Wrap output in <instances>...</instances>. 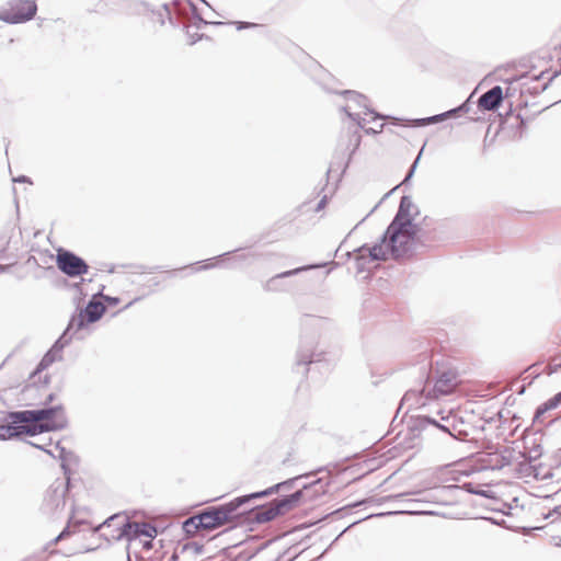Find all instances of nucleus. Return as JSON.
<instances>
[{"label":"nucleus","instance_id":"f257e3e1","mask_svg":"<svg viewBox=\"0 0 561 561\" xmlns=\"http://www.w3.org/2000/svg\"><path fill=\"white\" fill-rule=\"evenodd\" d=\"M420 215L419 206L409 195H403L393 219L387 227L379 241L374 245L363 244L355 249L357 273L368 270V264L376 261H387L410 257L414 253V244L420 226L414 222Z\"/></svg>","mask_w":561,"mask_h":561},{"label":"nucleus","instance_id":"f03ea898","mask_svg":"<svg viewBox=\"0 0 561 561\" xmlns=\"http://www.w3.org/2000/svg\"><path fill=\"white\" fill-rule=\"evenodd\" d=\"M4 422V424H0V440L60 431L68 425V419L61 404L9 412Z\"/></svg>","mask_w":561,"mask_h":561},{"label":"nucleus","instance_id":"7ed1b4c3","mask_svg":"<svg viewBox=\"0 0 561 561\" xmlns=\"http://www.w3.org/2000/svg\"><path fill=\"white\" fill-rule=\"evenodd\" d=\"M116 522L119 524H115V529L111 534L101 533V537L107 542L118 541L123 538L131 541L142 536L153 539L158 534L153 525L144 522H133L125 514L121 513L110 516L98 526V529L110 527Z\"/></svg>","mask_w":561,"mask_h":561},{"label":"nucleus","instance_id":"20e7f679","mask_svg":"<svg viewBox=\"0 0 561 561\" xmlns=\"http://www.w3.org/2000/svg\"><path fill=\"white\" fill-rule=\"evenodd\" d=\"M340 94L343 95L346 101L345 105L341 106V110L354 121L358 127L364 128L366 123L387 118V116L370 108L368 99L365 95L354 90H344L340 92Z\"/></svg>","mask_w":561,"mask_h":561},{"label":"nucleus","instance_id":"39448f33","mask_svg":"<svg viewBox=\"0 0 561 561\" xmlns=\"http://www.w3.org/2000/svg\"><path fill=\"white\" fill-rule=\"evenodd\" d=\"M298 494L285 495L273 500L266 505L256 506L249 511V519L256 524H264L277 516L284 515L295 508V501Z\"/></svg>","mask_w":561,"mask_h":561},{"label":"nucleus","instance_id":"423d86ee","mask_svg":"<svg viewBox=\"0 0 561 561\" xmlns=\"http://www.w3.org/2000/svg\"><path fill=\"white\" fill-rule=\"evenodd\" d=\"M198 526H202L204 530H214L236 520L239 514L230 501L221 505L206 507L198 513Z\"/></svg>","mask_w":561,"mask_h":561},{"label":"nucleus","instance_id":"0eeeda50","mask_svg":"<svg viewBox=\"0 0 561 561\" xmlns=\"http://www.w3.org/2000/svg\"><path fill=\"white\" fill-rule=\"evenodd\" d=\"M37 12L35 0H10L0 7V20L19 24L32 20Z\"/></svg>","mask_w":561,"mask_h":561},{"label":"nucleus","instance_id":"6e6552de","mask_svg":"<svg viewBox=\"0 0 561 561\" xmlns=\"http://www.w3.org/2000/svg\"><path fill=\"white\" fill-rule=\"evenodd\" d=\"M69 478L67 481L56 480L46 491L42 510L50 517H59L66 507Z\"/></svg>","mask_w":561,"mask_h":561},{"label":"nucleus","instance_id":"1a4fd4ad","mask_svg":"<svg viewBox=\"0 0 561 561\" xmlns=\"http://www.w3.org/2000/svg\"><path fill=\"white\" fill-rule=\"evenodd\" d=\"M105 306L100 301L90 300L88 305L79 311L78 314L72 316L67 329L71 333H78L89 323H94L102 318L105 312Z\"/></svg>","mask_w":561,"mask_h":561},{"label":"nucleus","instance_id":"9d476101","mask_svg":"<svg viewBox=\"0 0 561 561\" xmlns=\"http://www.w3.org/2000/svg\"><path fill=\"white\" fill-rule=\"evenodd\" d=\"M56 264L60 272L68 277H78L88 273V263L76 253L59 249L56 255Z\"/></svg>","mask_w":561,"mask_h":561},{"label":"nucleus","instance_id":"9b49d317","mask_svg":"<svg viewBox=\"0 0 561 561\" xmlns=\"http://www.w3.org/2000/svg\"><path fill=\"white\" fill-rule=\"evenodd\" d=\"M458 386L457 374L454 370H440L437 371V377L432 389L426 383L422 393L426 394V398H438L440 396H447L455 391Z\"/></svg>","mask_w":561,"mask_h":561},{"label":"nucleus","instance_id":"f8f14e48","mask_svg":"<svg viewBox=\"0 0 561 561\" xmlns=\"http://www.w3.org/2000/svg\"><path fill=\"white\" fill-rule=\"evenodd\" d=\"M73 337H75V333H71L66 328V330L58 337V340L53 344V346L43 356L39 364L37 365L35 374L41 373L42 370L46 369L55 362L61 360L64 348L70 344V342L72 341Z\"/></svg>","mask_w":561,"mask_h":561},{"label":"nucleus","instance_id":"ddd939ff","mask_svg":"<svg viewBox=\"0 0 561 561\" xmlns=\"http://www.w3.org/2000/svg\"><path fill=\"white\" fill-rule=\"evenodd\" d=\"M316 344L317 341L314 334L301 335L296 362L298 366H308L310 364L319 363L322 360L323 352H316Z\"/></svg>","mask_w":561,"mask_h":561},{"label":"nucleus","instance_id":"4468645a","mask_svg":"<svg viewBox=\"0 0 561 561\" xmlns=\"http://www.w3.org/2000/svg\"><path fill=\"white\" fill-rule=\"evenodd\" d=\"M520 458H523V449L518 444L503 446L500 451L493 453V469L507 467L512 472L516 461Z\"/></svg>","mask_w":561,"mask_h":561},{"label":"nucleus","instance_id":"2eb2a0df","mask_svg":"<svg viewBox=\"0 0 561 561\" xmlns=\"http://www.w3.org/2000/svg\"><path fill=\"white\" fill-rule=\"evenodd\" d=\"M329 482L324 481L322 478L316 479L310 483H306L301 489L295 491L293 494H298L297 500L295 501V507H297L300 503L313 502L320 496L324 495L328 492Z\"/></svg>","mask_w":561,"mask_h":561},{"label":"nucleus","instance_id":"dca6fc26","mask_svg":"<svg viewBox=\"0 0 561 561\" xmlns=\"http://www.w3.org/2000/svg\"><path fill=\"white\" fill-rule=\"evenodd\" d=\"M328 263H314V264H308L304 266H299L289 271H285L282 273H278L271 277L263 286L264 290L266 291H285L287 290V287L285 284L282 283L283 278L291 277L295 275L300 274L305 271L321 268L327 266Z\"/></svg>","mask_w":561,"mask_h":561},{"label":"nucleus","instance_id":"f3484780","mask_svg":"<svg viewBox=\"0 0 561 561\" xmlns=\"http://www.w3.org/2000/svg\"><path fill=\"white\" fill-rule=\"evenodd\" d=\"M473 93H471L469 95V98L459 106L455 107V108H451L449 111H446L442 114H436V115H433V116H430V117H424V118H415V119H412L410 121V125L413 126V127H422V126H427V125H431V124H435V123H439V122H443L447 118H450V117H456L460 112H463V113H468L470 112V103L473 99Z\"/></svg>","mask_w":561,"mask_h":561},{"label":"nucleus","instance_id":"a211bd4d","mask_svg":"<svg viewBox=\"0 0 561 561\" xmlns=\"http://www.w3.org/2000/svg\"><path fill=\"white\" fill-rule=\"evenodd\" d=\"M512 473L516 478L520 479H538L540 477V472L537 465V459L527 457L523 451V458L516 461V465L513 468Z\"/></svg>","mask_w":561,"mask_h":561},{"label":"nucleus","instance_id":"6ab92c4d","mask_svg":"<svg viewBox=\"0 0 561 561\" xmlns=\"http://www.w3.org/2000/svg\"><path fill=\"white\" fill-rule=\"evenodd\" d=\"M428 426H433V427L439 428L440 431H443L445 433L451 434L448 426H446L445 424L438 423L435 419L427 416V415L416 416L415 419H413L412 424H411L412 430H417L420 432L426 430Z\"/></svg>","mask_w":561,"mask_h":561},{"label":"nucleus","instance_id":"aec40b11","mask_svg":"<svg viewBox=\"0 0 561 561\" xmlns=\"http://www.w3.org/2000/svg\"><path fill=\"white\" fill-rule=\"evenodd\" d=\"M276 492H277V486H271V488H267L266 490H263V491L253 492V493H250V494H247V495H242V496L236 497V499L232 500V503H233L236 510L238 511L239 507H241L245 503H249L251 500L262 499V497L272 495V494H274Z\"/></svg>","mask_w":561,"mask_h":561},{"label":"nucleus","instance_id":"412c9836","mask_svg":"<svg viewBox=\"0 0 561 561\" xmlns=\"http://www.w3.org/2000/svg\"><path fill=\"white\" fill-rule=\"evenodd\" d=\"M559 405H561V391L537 408L534 421L542 423L543 415L548 411L557 409Z\"/></svg>","mask_w":561,"mask_h":561},{"label":"nucleus","instance_id":"4be33fe9","mask_svg":"<svg viewBox=\"0 0 561 561\" xmlns=\"http://www.w3.org/2000/svg\"><path fill=\"white\" fill-rule=\"evenodd\" d=\"M465 489L472 494L482 495L486 499H491V484H478L474 482H467L463 484Z\"/></svg>","mask_w":561,"mask_h":561},{"label":"nucleus","instance_id":"5701e85b","mask_svg":"<svg viewBox=\"0 0 561 561\" xmlns=\"http://www.w3.org/2000/svg\"><path fill=\"white\" fill-rule=\"evenodd\" d=\"M198 514L188 517L183 522V530L188 536H194L198 530H204L202 526H198Z\"/></svg>","mask_w":561,"mask_h":561},{"label":"nucleus","instance_id":"b1692460","mask_svg":"<svg viewBox=\"0 0 561 561\" xmlns=\"http://www.w3.org/2000/svg\"><path fill=\"white\" fill-rule=\"evenodd\" d=\"M491 112V89L486 90L481 94L477 101V112L474 114Z\"/></svg>","mask_w":561,"mask_h":561},{"label":"nucleus","instance_id":"393cba45","mask_svg":"<svg viewBox=\"0 0 561 561\" xmlns=\"http://www.w3.org/2000/svg\"><path fill=\"white\" fill-rule=\"evenodd\" d=\"M153 19L159 22L161 25L165 23V18L169 19L171 24H174L172 16H171V10L168 4H163L162 10L152 11Z\"/></svg>","mask_w":561,"mask_h":561},{"label":"nucleus","instance_id":"a878e982","mask_svg":"<svg viewBox=\"0 0 561 561\" xmlns=\"http://www.w3.org/2000/svg\"><path fill=\"white\" fill-rule=\"evenodd\" d=\"M56 448L59 450L58 457L61 459V467H62L65 473L67 474L68 468H67L66 462L70 459L75 458V455L71 451H67L62 447L59 448L58 446H56Z\"/></svg>","mask_w":561,"mask_h":561},{"label":"nucleus","instance_id":"bb28decb","mask_svg":"<svg viewBox=\"0 0 561 561\" xmlns=\"http://www.w3.org/2000/svg\"><path fill=\"white\" fill-rule=\"evenodd\" d=\"M422 152H423V148L421 149V151L419 152V154L415 158L414 162L410 167V169H409V171H408V173H407V175H405V178H404V180L402 181L401 184H405V183H408L412 179V176H413V174L415 172V169L417 167V163H419V161L421 159Z\"/></svg>","mask_w":561,"mask_h":561},{"label":"nucleus","instance_id":"cd10ccee","mask_svg":"<svg viewBox=\"0 0 561 561\" xmlns=\"http://www.w3.org/2000/svg\"><path fill=\"white\" fill-rule=\"evenodd\" d=\"M302 476L288 479L286 481L274 484L273 486H277V492L280 490H289L294 486L295 482L299 480Z\"/></svg>","mask_w":561,"mask_h":561},{"label":"nucleus","instance_id":"c85d7f7f","mask_svg":"<svg viewBox=\"0 0 561 561\" xmlns=\"http://www.w3.org/2000/svg\"><path fill=\"white\" fill-rule=\"evenodd\" d=\"M502 100V89L500 87H493V113L497 110Z\"/></svg>","mask_w":561,"mask_h":561},{"label":"nucleus","instance_id":"c756f323","mask_svg":"<svg viewBox=\"0 0 561 561\" xmlns=\"http://www.w3.org/2000/svg\"><path fill=\"white\" fill-rule=\"evenodd\" d=\"M188 4H190V7H191V9H192V12H193V16H194V19L197 21V22H196V27H197V28H199V27H201V25H206V24H208V22H207V21H205V20H204V19L198 14L196 5H195L193 2H191V1L188 2Z\"/></svg>","mask_w":561,"mask_h":561},{"label":"nucleus","instance_id":"7c9ffc66","mask_svg":"<svg viewBox=\"0 0 561 561\" xmlns=\"http://www.w3.org/2000/svg\"><path fill=\"white\" fill-rule=\"evenodd\" d=\"M186 550H193L195 554H201L203 552V546L196 542H188L182 546V552Z\"/></svg>","mask_w":561,"mask_h":561},{"label":"nucleus","instance_id":"2f4dec72","mask_svg":"<svg viewBox=\"0 0 561 561\" xmlns=\"http://www.w3.org/2000/svg\"><path fill=\"white\" fill-rule=\"evenodd\" d=\"M233 24L236 25L238 31L245 30V28H253V27L260 26L256 23L243 22V21H237V22H233Z\"/></svg>","mask_w":561,"mask_h":561},{"label":"nucleus","instance_id":"473e14b6","mask_svg":"<svg viewBox=\"0 0 561 561\" xmlns=\"http://www.w3.org/2000/svg\"><path fill=\"white\" fill-rule=\"evenodd\" d=\"M186 33L190 37L191 45L195 44L197 41L202 39V37H203V34H198V33L191 34L188 30L186 31Z\"/></svg>","mask_w":561,"mask_h":561},{"label":"nucleus","instance_id":"72a5a7b5","mask_svg":"<svg viewBox=\"0 0 561 561\" xmlns=\"http://www.w3.org/2000/svg\"><path fill=\"white\" fill-rule=\"evenodd\" d=\"M382 128H383V124L379 125V129H376V128H373V127L366 128L365 126H364L363 129L365 130V133L367 135H376V134L380 133L382 130Z\"/></svg>","mask_w":561,"mask_h":561},{"label":"nucleus","instance_id":"f704fd0d","mask_svg":"<svg viewBox=\"0 0 561 561\" xmlns=\"http://www.w3.org/2000/svg\"><path fill=\"white\" fill-rule=\"evenodd\" d=\"M116 525L118 524L117 522L115 523ZM115 524L114 525H111L110 527H105V528H100L98 529V526L94 528V531L95 533H105V534H111V531H113L115 529Z\"/></svg>","mask_w":561,"mask_h":561},{"label":"nucleus","instance_id":"c9c22d12","mask_svg":"<svg viewBox=\"0 0 561 561\" xmlns=\"http://www.w3.org/2000/svg\"><path fill=\"white\" fill-rule=\"evenodd\" d=\"M327 202H328V197L324 195L318 203L317 207H316V211H320L321 209H323L327 205Z\"/></svg>","mask_w":561,"mask_h":561},{"label":"nucleus","instance_id":"e433bc0d","mask_svg":"<svg viewBox=\"0 0 561 561\" xmlns=\"http://www.w3.org/2000/svg\"><path fill=\"white\" fill-rule=\"evenodd\" d=\"M62 539H59V536L55 537L53 540H50L49 542H47L44 547V551H48V549L54 546V545H57L58 542H60Z\"/></svg>","mask_w":561,"mask_h":561},{"label":"nucleus","instance_id":"4c0bfd02","mask_svg":"<svg viewBox=\"0 0 561 561\" xmlns=\"http://www.w3.org/2000/svg\"><path fill=\"white\" fill-rule=\"evenodd\" d=\"M58 536H59V539H62V540L66 539L68 536H70L69 526H66Z\"/></svg>","mask_w":561,"mask_h":561},{"label":"nucleus","instance_id":"58836bf2","mask_svg":"<svg viewBox=\"0 0 561 561\" xmlns=\"http://www.w3.org/2000/svg\"><path fill=\"white\" fill-rule=\"evenodd\" d=\"M14 182H18V183H31V180L30 178H27L26 175H20L15 179H13Z\"/></svg>","mask_w":561,"mask_h":561},{"label":"nucleus","instance_id":"ea45409f","mask_svg":"<svg viewBox=\"0 0 561 561\" xmlns=\"http://www.w3.org/2000/svg\"><path fill=\"white\" fill-rule=\"evenodd\" d=\"M353 137L355 138V144H354V149H353V151H354L359 146L362 137L357 133V130L354 131Z\"/></svg>","mask_w":561,"mask_h":561},{"label":"nucleus","instance_id":"a19ab883","mask_svg":"<svg viewBox=\"0 0 561 561\" xmlns=\"http://www.w3.org/2000/svg\"><path fill=\"white\" fill-rule=\"evenodd\" d=\"M142 548L146 550H150L153 548L152 539L148 538V540L144 541Z\"/></svg>","mask_w":561,"mask_h":561},{"label":"nucleus","instance_id":"79ce46f5","mask_svg":"<svg viewBox=\"0 0 561 561\" xmlns=\"http://www.w3.org/2000/svg\"><path fill=\"white\" fill-rule=\"evenodd\" d=\"M105 299L112 306L117 305L118 301H119V299L117 297H110V296H107Z\"/></svg>","mask_w":561,"mask_h":561},{"label":"nucleus","instance_id":"37998d69","mask_svg":"<svg viewBox=\"0 0 561 561\" xmlns=\"http://www.w3.org/2000/svg\"><path fill=\"white\" fill-rule=\"evenodd\" d=\"M490 133H491V124L486 128L485 137H484V140H483V149L484 150L486 148L488 136H489Z\"/></svg>","mask_w":561,"mask_h":561},{"label":"nucleus","instance_id":"c03bdc74","mask_svg":"<svg viewBox=\"0 0 561 561\" xmlns=\"http://www.w3.org/2000/svg\"><path fill=\"white\" fill-rule=\"evenodd\" d=\"M213 266H214V264H213V263H206V264H204V265H202V266L197 267V268H196V271L208 270V268H210V267H213Z\"/></svg>","mask_w":561,"mask_h":561},{"label":"nucleus","instance_id":"a18cd8bd","mask_svg":"<svg viewBox=\"0 0 561 561\" xmlns=\"http://www.w3.org/2000/svg\"><path fill=\"white\" fill-rule=\"evenodd\" d=\"M437 414L440 415L442 421H448V419H449V414L445 416L444 412L440 410L437 412Z\"/></svg>","mask_w":561,"mask_h":561},{"label":"nucleus","instance_id":"49530a36","mask_svg":"<svg viewBox=\"0 0 561 561\" xmlns=\"http://www.w3.org/2000/svg\"><path fill=\"white\" fill-rule=\"evenodd\" d=\"M55 398L54 393H49L45 400V404L50 403Z\"/></svg>","mask_w":561,"mask_h":561},{"label":"nucleus","instance_id":"de8ad7c7","mask_svg":"<svg viewBox=\"0 0 561 561\" xmlns=\"http://www.w3.org/2000/svg\"><path fill=\"white\" fill-rule=\"evenodd\" d=\"M179 560V553L175 551L171 554L169 561H178Z\"/></svg>","mask_w":561,"mask_h":561},{"label":"nucleus","instance_id":"09e8293b","mask_svg":"<svg viewBox=\"0 0 561 561\" xmlns=\"http://www.w3.org/2000/svg\"><path fill=\"white\" fill-rule=\"evenodd\" d=\"M140 299H141L140 297H136V298H134L130 302H128V304L125 306V309H126V308H129L133 304H135V302L139 301Z\"/></svg>","mask_w":561,"mask_h":561},{"label":"nucleus","instance_id":"8fccbe9b","mask_svg":"<svg viewBox=\"0 0 561 561\" xmlns=\"http://www.w3.org/2000/svg\"><path fill=\"white\" fill-rule=\"evenodd\" d=\"M490 77H491V73L485 75V77L483 78V80L481 81L480 84H485L489 81Z\"/></svg>","mask_w":561,"mask_h":561},{"label":"nucleus","instance_id":"3c124183","mask_svg":"<svg viewBox=\"0 0 561 561\" xmlns=\"http://www.w3.org/2000/svg\"><path fill=\"white\" fill-rule=\"evenodd\" d=\"M249 256H250V254H241V255H237L236 260H245Z\"/></svg>","mask_w":561,"mask_h":561},{"label":"nucleus","instance_id":"603ef678","mask_svg":"<svg viewBox=\"0 0 561 561\" xmlns=\"http://www.w3.org/2000/svg\"><path fill=\"white\" fill-rule=\"evenodd\" d=\"M488 520H491V518H489V517L476 518V522H488Z\"/></svg>","mask_w":561,"mask_h":561},{"label":"nucleus","instance_id":"864d4df0","mask_svg":"<svg viewBox=\"0 0 561 561\" xmlns=\"http://www.w3.org/2000/svg\"><path fill=\"white\" fill-rule=\"evenodd\" d=\"M501 510L495 506V497L493 496V512H500Z\"/></svg>","mask_w":561,"mask_h":561},{"label":"nucleus","instance_id":"5fc2aeb1","mask_svg":"<svg viewBox=\"0 0 561 561\" xmlns=\"http://www.w3.org/2000/svg\"><path fill=\"white\" fill-rule=\"evenodd\" d=\"M181 4V1L174 0L172 5L176 9Z\"/></svg>","mask_w":561,"mask_h":561},{"label":"nucleus","instance_id":"6e6d98bb","mask_svg":"<svg viewBox=\"0 0 561 561\" xmlns=\"http://www.w3.org/2000/svg\"><path fill=\"white\" fill-rule=\"evenodd\" d=\"M307 320H308L309 322H312V323H314V322H319V319H316V318H309V317H308V318H307Z\"/></svg>","mask_w":561,"mask_h":561},{"label":"nucleus","instance_id":"4d7b16f0","mask_svg":"<svg viewBox=\"0 0 561 561\" xmlns=\"http://www.w3.org/2000/svg\"><path fill=\"white\" fill-rule=\"evenodd\" d=\"M492 522H493V524H500L503 520L502 519L500 520V519H497L496 517L493 516Z\"/></svg>","mask_w":561,"mask_h":561},{"label":"nucleus","instance_id":"13d9d810","mask_svg":"<svg viewBox=\"0 0 561 561\" xmlns=\"http://www.w3.org/2000/svg\"><path fill=\"white\" fill-rule=\"evenodd\" d=\"M59 553V550L57 549H53L49 551V554H58Z\"/></svg>","mask_w":561,"mask_h":561},{"label":"nucleus","instance_id":"bf43d9fd","mask_svg":"<svg viewBox=\"0 0 561 561\" xmlns=\"http://www.w3.org/2000/svg\"><path fill=\"white\" fill-rule=\"evenodd\" d=\"M471 119L478 122V121L482 119V117L481 116H472Z\"/></svg>","mask_w":561,"mask_h":561},{"label":"nucleus","instance_id":"052dcab7","mask_svg":"<svg viewBox=\"0 0 561 561\" xmlns=\"http://www.w3.org/2000/svg\"><path fill=\"white\" fill-rule=\"evenodd\" d=\"M412 394H413L412 392H407V393L404 394V400H409L410 396H412Z\"/></svg>","mask_w":561,"mask_h":561},{"label":"nucleus","instance_id":"680f3d73","mask_svg":"<svg viewBox=\"0 0 561 561\" xmlns=\"http://www.w3.org/2000/svg\"><path fill=\"white\" fill-rule=\"evenodd\" d=\"M94 550H95V548H87L82 552H91V551H94Z\"/></svg>","mask_w":561,"mask_h":561},{"label":"nucleus","instance_id":"e2e57ef3","mask_svg":"<svg viewBox=\"0 0 561 561\" xmlns=\"http://www.w3.org/2000/svg\"><path fill=\"white\" fill-rule=\"evenodd\" d=\"M231 253H232V252H226V253H224V254L219 255V256H218V259L224 257V256H227V255H230Z\"/></svg>","mask_w":561,"mask_h":561},{"label":"nucleus","instance_id":"0e129e2a","mask_svg":"<svg viewBox=\"0 0 561 561\" xmlns=\"http://www.w3.org/2000/svg\"><path fill=\"white\" fill-rule=\"evenodd\" d=\"M154 271H160V267L159 266H154V267L150 268V272H154Z\"/></svg>","mask_w":561,"mask_h":561},{"label":"nucleus","instance_id":"69168bd1","mask_svg":"<svg viewBox=\"0 0 561 561\" xmlns=\"http://www.w3.org/2000/svg\"><path fill=\"white\" fill-rule=\"evenodd\" d=\"M47 382H48V376H45L44 383H47Z\"/></svg>","mask_w":561,"mask_h":561},{"label":"nucleus","instance_id":"338daca9","mask_svg":"<svg viewBox=\"0 0 561 561\" xmlns=\"http://www.w3.org/2000/svg\"><path fill=\"white\" fill-rule=\"evenodd\" d=\"M377 207H379V204H376V206H374V209L371 210V213L377 209Z\"/></svg>","mask_w":561,"mask_h":561},{"label":"nucleus","instance_id":"774afa93","mask_svg":"<svg viewBox=\"0 0 561 561\" xmlns=\"http://www.w3.org/2000/svg\"><path fill=\"white\" fill-rule=\"evenodd\" d=\"M351 255H352V253H351V252H347V253H346V256H347V257H351Z\"/></svg>","mask_w":561,"mask_h":561}]
</instances>
